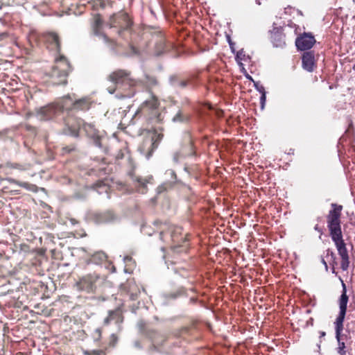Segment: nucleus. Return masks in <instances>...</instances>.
Masks as SVG:
<instances>
[{
	"instance_id": "nucleus-17",
	"label": "nucleus",
	"mask_w": 355,
	"mask_h": 355,
	"mask_svg": "<svg viewBox=\"0 0 355 355\" xmlns=\"http://www.w3.org/2000/svg\"><path fill=\"white\" fill-rule=\"evenodd\" d=\"M315 65L314 56L311 52H306L302 56V67L308 71H312Z\"/></svg>"
},
{
	"instance_id": "nucleus-10",
	"label": "nucleus",
	"mask_w": 355,
	"mask_h": 355,
	"mask_svg": "<svg viewBox=\"0 0 355 355\" xmlns=\"http://www.w3.org/2000/svg\"><path fill=\"white\" fill-rule=\"evenodd\" d=\"M337 248L338 254L341 257L340 267L343 270H347L349 265V258L346 244L343 239V235L331 238Z\"/></svg>"
},
{
	"instance_id": "nucleus-19",
	"label": "nucleus",
	"mask_w": 355,
	"mask_h": 355,
	"mask_svg": "<svg viewBox=\"0 0 355 355\" xmlns=\"http://www.w3.org/2000/svg\"><path fill=\"white\" fill-rule=\"evenodd\" d=\"M31 165L30 164H20V163H8L6 168L8 170H17L19 171H24L29 170Z\"/></svg>"
},
{
	"instance_id": "nucleus-23",
	"label": "nucleus",
	"mask_w": 355,
	"mask_h": 355,
	"mask_svg": "<svg viewBox=\"0 0 355 355\" xmlns=\"http://www.w3.org/2000/svg\"><path fill=\"white\" fill-rule=\"evenodd\" d=\"M145 85L148 88L151 89L157 85V80L154 77L146 76Z\"/></svg>"
},
{
	"instance_id": "nucleus-26",
	"label": "nucleus",
	"mask_w": 355,
	"mask_h": 355,
	"mask_svg": "<svg viewBox=\"0 0 355 355\" xmlns=\"http://www.w3.org/2000/svg\"><path fill=\"white\" fill-rule=\"evenodd\" d=\"M84 355H106L105 351L103 349L84 350Z\"/></svg>"
},
{
	"instance_id": "nucleus-2",
	"label": "nucleus",
	"mask_w": 355,
	"mask_h": 355,
	"mask_svg": "<svg viewBox=\"0 0 355 355\" xmlns=\"http://www.w3.org/2000/svg\"><path fill=\"white\" fill-rule=\"evenodd\" d=\"M162 137L163 135L158 133L156 130L146 131L141 135L138 150L148 159L152 155L153 150L157 148Z\"/></svg>"
},
{
	"instance_id": "nucleus-36",
	"label": "nucleus",
	"mask_w": 355,
	"mask_h": 355,
	"mask_svg": "<svg viewBox=\"0 0 355 355\" xmlns=\"http://www.w3.org/2000/svg\"><path fill=\"white\" fill-rule=\"evenodd\" d=\"M131 260V257H128V256H126L124 257L123 259V261L124 262L127 263L128 261H130Z\"/></svg>"
},
{
	"instance_id": "nucleus-20",
	"label": "nucleus",
	"mask_w": 355,
	"mask_h": 355,
	"mask_svg": "<svg viewBox=\"0 0 355 355\" xmlns=\"http://www.w3.org/2000/svg\"><path fill=\"white\" fill-rule=\"evenodd\" d=\"M8 182H10V183H15L23 188H25L26 190L28 191H33V192H37V187L35 184H30V183H28V182H19L18 180H16L15 179H12V178H9L8 179Z\"/></svg>"
},
{
	"instance_id": "nucleus-39",
	"label": "nucleus",
	"mask_w": 355,
	"mask_h": 355,
	"mask_svg": "<svg viewBox=\"0 0 355 355\" xmlns=\"http://www.w3.org/2000/svg\"><path fill=\"white\" fill-rule=\"evenodd\" d=\"M102 38L105 42H107L109 41L108 38L105 35H102Z\"/></svg>"
},
{
	"instance_id": "nucleus-6",
	"label": "nucleus",
	"mask_w": 355,
	"mask_h": 355,
	"mask_svg": "<svg viewBox=\"0 0 355 355\" xmlns=\"http://www.w3.org/2000/svg\"><path fill=\"white\" fill-rule=\"evenodd\" d=\"M68 108L69 107L64 103L63 99L61 104H49L39 108L37 110L36 116L40 120H49Z\"/></svg>"
},
{
	"instance_id": "nucleus-1",
	"label": "nucleus",
	"mask_w": 355,
	"mask_h": 355,
	"mask_svg": "<svg viewBox=\"0 0 355 355\" xmlns=\"http://www.w3.org/2000/svg\"><path fill=\"white\" fill-rule=\"evenodd\" d=\"M343 293L339 299V309L340 312L339 314L334 322L335 329H336V338L338 343V347L337 348V352L340 355H346L345 351V344L344 342L340 341V334L343 329V322L345 320L346 311H347V305L348 302V296L347 295L346 286L344 283H343Z\"/></svg>"
},
{
	"instance_id": "nucleus-28",
	"label": "nucleus",
	"mask_w": 355,
	"mask_h": 355,
	"mask_svg": "<svg viewBox=\"0 0 355 355\" xmlns=\"http://www.w3.org/2000/svg\"><path fill=\"white\" fill-rule=\"evenodd\" d=\"M187 118L184 117L181 112H179L173 119V121L175 122H182L186 120Z\"/></svg>"
},
{
	"instance_id": "nucleus-22",
	"label": "nucleus",
	"mask_w": 355,
	"mask_h": 355,
	"mask_svg": "<svg viewBox=\"0 0 355 355\" xmlns=\"http://www.w3.org/2000/svg\"><path fill=\"white\" fill-rule=\"evenodd\" d=\"M106 259H107L106 254L102 252H96L92 257V261L95 263H97V264L105 261Z\"/></svg>"
},
{
	"instance_id": "nucleus-38",
	"label": "nucleus",
	"mask_w": 355,
	"mask_h": 355,
	"mask_svg": "<svg viewBox=\"0 0 355 355\" xmlns=\"http://www.w3.org/2000/svg\"><path fill=\"white\" fill-rule=\"evenodd\" d=\"M107 89H108V92H109L110 94H113L116 89H115V88H111V87H109Z\"/></svg>"
},
{
	"instance_id": "nucleus-40",
	"label": "nucleus",
	"mask_w": 355,
	"mask_h": 355,
	"mask_svg": "<svg viewBox=\"0 0 355 355\" xmlns=\"http://www.w3.org/2000/svg\"><path fill=\"white\" fill-rule=\"evenodd\" d=\"M164 189H165V188L164 187V185H162V186L158 187L159 192H161Z\"/></svg>"
},
{
	"instance_id": "nucleus-25",
	"label": "nucleus",
	"mask_w": 355,
	"mask_h": 355,
	"mask_svg": "<svg viewBox=\"0 0 355 355\" xmlns=\"http://www.w3.org/2000/svg\"><path fill=\"white\" fill-rule=\"evenodd\" d=\"M137 181L139 184L138 191L141 193H145V186L148 182V180L141 178H137Z\"/></svg>"
},
{
	"instance_id": "nucleus-3",
	"label": "nucleus",
	"mask_w": 355,
	"mask_h": 355,
	"mask_svg": "<svg viewBox=\"0 0 355 355\" xmlns=\"http://www.w3.org/2000/svg\"><path fill=\"white\" fill-rule=\"evenodd\" d=\"M69 130L67 133L73 136L78 137L79 135V130L81 128L85 131L87 135L94 139L95 144L101 147L103 139V135L100 134L99 131L96 129L94 125L92 123H84L82 121H78L77 125L70 124L68 123Z\"/></svg>"
},
{
	"instance_id": "nucleus-11",
	"label": "nucleus",
	"mask_w": 355,
	"mask_h": 355,
	"mask_svg": "<svg viewBox=\"0 0 355 355\" xmlns=\"http://www.w3.org/2000/svg\"><path fill=\"white\" fill-rule=\"evenodd\" d=\"M131 24L129 17L125 13L115 14L110 17L109 21L110 27L117 28L119 35H121L122 31L129 28Z\"/></svg>"
},
{
	"instance_id": "nucleus-13",
	"label": "nucleus",
	"mask_w": 355,
	"mask_h": 355,
	"mask_svg": "<svg viewBox=\"0 0 355 355\" xmlns=\"http://www.w3.org/2000/svg\"><path fill=\"white\" fill-rule=\"evenodd\" d=\"M181 232L182 229L180 227L164 224L160 232V239L164 241H168V239L173 241H176L178 240V237Z\"/></svg>"
},
{
	"instance_id": "nucleus-41",
	"label": "nucleus",
	"mask_w": 355,
	"mask_h": 355,
	"mask_svg": "<svg viewBox=\"0 0 355 355\" xmlns=\"http://www.w3.org/2000/svg\"><path fill=\"white\" fill-rule=\"evenodd\" d=\"M265 99H266V96H265V94H263L261 96V100L262 101H265Z\"/></svg>"
},
{
	"instance_id": "nucleus-21",
	"label": "nucleus",
	"mask_w": 355,
	"mask_h": 355,
	"mask_svg": "<svg viewBox=\"0 0 355 355\" xmlns=\"http://www.w3.org/2000/svg\"><path fill=\"white\" fill-rule=\"evenodd\" d=\"M116 216L111 211H108L107 212H105L101 215V218L100 219V222L101 223H108L114 221L116 219Z\"/></svg>"
},
{
	"instance_id": "nucleus-14",
	"label": "nucleus",
	"mask_w": 355,
	"mask_h": 355,
	"mask_svg": "<svg viewBox=\"0 0 355 355\" xmlns=\"http://www.w3.org/2000/svg\"><path fill=\"white\" fill-rule=\"evenodd\" d=\"M64 103L67 105L69 109L87 110L89 107L90 102L87 98H81L73 102L70 96L64 98Z\"/></svg>"
},
{
	"instance_id": "nucleus-9",
	"label": "nucleus",
	"mask_w": 355,
	"mask_h": 355,
	"mask_svg": "<svg viewBox=\"0 0 355 355\" xmlns=\"http://www.w3.org/2000/svg\"><path fill=\"white\" fill-rule=\"evenodd\" d=\"M98 278L96 273L87 274L79 279L76 283V286L78 291L93 293L96 288V283Z\"/></svg>"
},
{
	"instance_id": "nucleus-31",
	"label": "nucleus",
	"mask_w": 355,
	"mask_h": 355,
	"mask_svg": "<svg viewBox=\"0 0 355 355\" xmlns=\"http://www.w3.org/2000/svg\"><path fill=\"white\" fill-rule=\"evenodd\" d=\"M236 58L241 60H245V55L243 54V51H241L237 53Z\"/></svg>"
},
{
	"instance_id": "nucleus-27",
	"label": "nucleus",
	"mask_w": 355,
	"mask_h": 355,
	"mask_svg": "<svg viewBox=\"0 0 355 355\" xmlns=\"http://www.w3.org/2000/svg\"><path fill=\"white\" fill-rule=\"evenodd\" d=\"M96 190L98 193H101L103 191L107 192L109 189L108 187L103 182H98L96 184Z\"/></svg>"
},
{
	"instance_id": "nucleus-7",
	"label": "nucleus",
	"mask_w": 355,
	"mask_h": 355,
	"mask_svg": "<svg viewBox=\"0 0 355 355\" xmlns=\"http://www.w3.org/2000/svg\"><path fill=\"white\" fill-rule=\"evenodd\" d=\"M69 65L64 58L56 60V64L51 71L53 83L55 85L66 84Z\"/></svg>"
},
{
	"instance_id": "nucleus-32",
	"label": "nucleus",
	"mask_w": 355,
	"mask_h": 355,
	"mask_svg": "<svg viewBox=\"0 0 355 355\" xmlns=\"http://www.w3.org/2000/svg\"><path fill=\"white\" fill-rule=\"evenodd\" d=\"M134 92L133 91H129V92H127L123 94V96L124 97H131L134 95Z\"/></svg>"
},
{
	"instance_id": "nucleus-34",
	"label": "nucleus",
	"mask_w": 355,
	"mask_h": 355,
	"mask_svg": "<svg viewBox=\"0 0 355 355\" xmlns=\"http://www.w3.org/2000/svg\"><path fill=\"white\" fill-rule=\"evenodd\" d=\"M113 319V314H110L107 318L105 320V323L108 324L110 320Z\"/></svg>"
},
{
	"instance_id": "nucleus-12",
	"label": "nucleus",
	"mask_w": 355,
	"mask_h": 355,
	"mask_svg": "<svg viewBox=\"0 0 355 355\" xmlns=\"http://www.w3.org/2000/svg\"><path fill=\"white\" fill-rule=\"evenodd\" d=\"M195 153L191 139L189 135H187L184 141V144L181 147L180 151L176 152L173 155V161L175 162H179L180 159L185 158L188 156L193 155Z\"/></svg>"
},
{
	"instance_id": "nucleus-30",
	"label": "nucleus",
	"mask_w": 355,
	"mask_h": 355,
	"mask_svg": "<svg viewBox=\"0 0 355 355\" xmlns=\"http://www.w3.org/2000/svg\"><path fill=\"white\" fill-rule=\"evenodd\" d=\"M116 341H117V337L114 334H112V336L110 337V345L114 346Z\"/></svg>"
},
{
	"instance_id": "nucleus-37",
	"label": "nucleus",
	"mask_w": 355,
	"mask_h": 355,
	"mask_svg": "<svg viewBox=\"0 0 355 355\" xmlns=\"http://www.w3.org/2000/svg\"><path fill=\"white\" fill-rule=\"evenodd\" d=\"M7 37V33H3L2 34H0V40H2L3 38Z\"/></svg>"
},
{
	"instance_id": "nucleus-35",
	"label": "nucleus",
	"mask_w": 355,
	"mask_h": 355,
	"mask_svg": "<svg viewBox=\"0 0 355 355\" xmlns=\"http://www.w3.org/2000/svg\"><path fill=\"white\" fill-rule=\"evenodd\" d=\"M168 173L171 175V177L173 178V179H175L176 178V175H175V173L172 170H170L168 171Z\"/></svg>"
},
{
	"instance_id": "nucleus-15",
	"label": "nucleus",
	"mask_w": 355,
	"mask_h": 355,
	"mask_svg": "<svg viewBox=\"0 0 355 355\" xmlns=\"http://www.w3.org/2000/svg\"><path fill=\"white\" fill-rule=\"evenodd\" d=\"M315 42L314 37L304 34L303 36L297 38L295 44L298 49L304 51L311 49Z\"/></svg>"
},
{
	"instance_id": "nucleus-5",
	"label": "nucleus",
	"mask_w": 355,
	"mask_h": 355,
	"mask_svg": "<svg viewBox=\"0 0 355 355\" xmlns=\"http://www.w3.org/2000/svg\"><path fill=\"white\" fill-rule=\"evenodd\" d=\"M332 209L327 216V226L331 238L343 235L340 226V216L343 207L336 204H331Z\"/></svg>"
},
{
	"instance_id": "nucleus-33",
	"label": "nucleus",
	"mask_w": 355,
	"mask_h": 355,
	"mask_svg": "<svg viewBox=\"0 0 355 355\" xmlns=\"http://www.w3.org/2000/svg\"><path fill=\"white\" fill-rule=\"evenodd\" d=\"M177 84L179 86L184 87L187 85V81H185V80H180V81L178 82Z\"/></svg>"
},
{
	"instance_id": "nucleus-16",
	"label": "nucleus",
	"mask_w": 355,
	"mask_h": 355,
	"mask_svg": "<svg viewBox=\"0 0 355 355\" xmlns=\"http://www.w3.org/2000/svg\"><path fill=\"white\" fill-rule=\"evenodd\" d=\"M45 42L51 50L59 51L60 41L58 36L54 33H48L44 35Z\"/></svg>"
},
{
	"instance_id": "nucleus-8",
	"label": "nucleus",
	"mask_w": 355,
	"mask_h": 355,
	"mask_svg": "<svg viewBox=\"0 0 355 355\" xmlns=\"http://www.w3.org/2000/svg\"><path fill=\"white\" fill-rule=\"evenodd\" d=\"M109 80L115 84L117 88L124 87V89L131 88L139 83L137 80L130 78L129 73L123 70L112 73L109 76Z\"/></svg>"
},
{
	"instance_id": "nucleus-18",
	"label": "nucleus",
	"mask_w": 355,
	"mask_h": 355,
	"mask_svg": "<svg viewBox=\"0 0 355 355\" xmlns=\"http://www.w3.org/2000/svg\"><path fill=\"white\" fill-rule=\"evenodd\" d=\"M166 40L162 37H159L156 40L155 53L157 55H161L166 51Z\"/></svg>"
},
{
	"instance_id": "nucleus-24",
	"label": "nucleus",
	"mask_w": 355,
	"mask_h": 355,
	"mask_svg": "<svg viewBox=\"0 0 355 355\" xmlns=\"http://www.w3.org/2000/svg\"><path fill=\"white\" fill-rule=\"evenodd\" d=\"M102 24V20L100 16L97 15L94 17V22L93 25L94 32L96 35H98V28Z\"/></svg>"
},
{
	"instance_id": "nucleus-42",
	"label": "nucleus",
	"mask_w": 355,
	"mask_h": 355,
	"mask_svg": "<svg viewBox=\"0 0 355 355\" xmlns=\"http://www.w3.org/2000/svg\"><path fill=\"white\" fill-rule=\"evenodd\" d=\"M321 334V336H325V332L322 331L320 333Z\"/></svg>"
},
{
	"instance_id": "nucleus-4",
	"label": "nucleus",
	"mask_w": 355,
	"mask_h": 355,
	"mask_svg": "<svg viewBox=\"0 0 355 355\" xmlns=\"http://www.w3.org/2000/svg\"><path fill=\"white\" fill-rule=\"evenodd\" d=\"M139 114L148 116L150 120H162L157 97L151 94L150 99L145 101L137 111L136 114Z\"/></svg>"
},
{
	"instance_id": "nucleus-29",
	"label": "nucleus",
	"mask_w": 355,
	"mask_h": 355,
	"mask_svg": "<svg viewBox=\"0 0 355 355\" xmlns=\"http://www.w3.org/2000/svg\"><path fill=\"white\" fill-rule=\"evenodd\" d=\"M102 331L100 329H96L94 331V337L95 340H99L101 338Z\"/></svg>"
}]
</instances>
